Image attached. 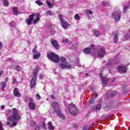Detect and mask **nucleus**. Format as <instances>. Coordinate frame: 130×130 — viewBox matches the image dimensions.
I'll use <instances>...</instances> for the list:
<instances>
[{
	"label": "nucleus",
	"instance_id": "obj_16",
	"mask_svg": "<svg viewBox=\"0 0 130 130\" xmlns=\"http://www.w3.org/2000/svg\"><path fill=\"white\" fill-rule=\"evenodd\" d=\"M108 94L110 95V97H114L117 94V92L115 91H109Z\"/></svg>",
	"mask_w": 130,
	"mask_h": 130
},
{
	"label": "nucleus",
	"instance_id": "obj_35",
	"mask_svg": "<svg viewBox=\"0 0 130 130\" xmlns=\"http://www.w3.org/2000/svg\"><path fill=\"white\" fill-rule=\"evenodd\" d=\"M36 97L37 100H40L41 99V96L38 93L36 94Z\"/></svg>",
	"mask_w": 130,
	"mask_h": 130
},
{
	"label": "nucleus",
	"instance_id": "obj_18",
	"mask_svg": "<svg viewBox=\"0 0 130 130\" xmlns=\"http://www.w3.org/2000/svg\"><path fill=\"white\" fill-rule=\"evenodd\" d=\"M38 74V67L37 66L36 67V69L33 73V75H34L33 78H35V79H37Z\"/></svg>",
	"mask_w": 130,
	"mask_h": 130
},
{
	"label": "nucleus",
	"instance_id": "obj_8",
	"mask_svg": "<svg viewBox=\"0 0 130 130\" xmlns=\"http://www.w3.org/2000/svg\"><path fill=\"white\" fill-rule=\"evenodd\" d=\"M117 70L119 73H126L127 68L124 65H121L117 68Z\"/></svg>",
	"mask_w": 130,
	"mask_h": 130
},
{
	"label": "nucleus",
	"instance_id": "obj_11",
	"mask_svg": "<svg viewBox=\"0 0 130 130\" xmlns=\"http://www.w3.org/2000/svg\"><path fill=\"white\" fill-rule=\"evenodd\" d=\"M52 45H53V47L55 48V49H59V45L57 43L56 41L53 40L51 41Z\"/></svg>",
	"mask_w": 130,
	"mask_h": 130
},
{
	"label": "nucleus",
	"instance_id": "obj_43",
	"mask_svg": "<svg viewBox=\"0 0 130 130\" xmlns=\"http://www.w3.org/2000/svg\"><path fill=\"white\" fill-rule=\"evenodd\" d=\"M16 83H17V79H16V78H14L13 79L12 84H15Z\"/></svg>",
	"mask_w": 130,
	"mask_h": 130
},
{
	"label": "nucleus",
	"instance_id": "obj_14",
	"mask_svg": "<svg viewBox=\"0 0 130 130\" xmlns=\"http://www.w3.org/2000/svg\"><path fill=\"white\" fill-rule=\"evenodd\" d=\"M36 80L35 78H33L30 81V88H32L34 87H35V85H36Z\"/></svg>",
	"mask_w": 130,
	"mask_h": 130
},
{
	"label": "nucleus",
	"instance_id": "obj_36",
	"mask_svg": "<svg viewBox=\"0 0 130 130\" xmlns=\"http://www.w3.org/2000/svg\"><path fill=\"white\" fill-rule=\"evenodd\" d=\"M30 124L31 126H35L36 123L35 121H31Z\"/></svg>",
	"mask_w": 130,
	"mask_h": 130
},
{
	"label": "nucleus",
	"instance_id": "obj_12",
	"mask_svg": "<svg viewBox=\"0 0 130 130\" xmlns=\"http://www.w3.org/2000/svg\"><path fill=\"white\" fill-rule=\"evenodd\" d=\"M13 94L15 97H21V94L19 90H18V88L15 87L14 89Z\"/></svg>",
	"mask_w": 130,
	"mask_h": 130
},
{
	"label": "nucleus",
	"instance_id": "obj_1",
	"mask_svg": "<svg viewBox=\"0 0 130 130\" xmlns=\"http://www.w3.org/2000/svg\"><path fill=\"white\" fill-rule=\"evenodd\" d=\"M11 114L9 116V119L12 122V124H11V122L7 121V125H10V126H16L17 125V122H18V120L21 118L20 115H19V112H18V110L16 108H13L11 110Z\"/></svg>",
	"mask_w": 130,
	"mask_h": 130
},
{
	"label": "nucleus",
	"instance_id": "obj_55",
	"mask_svg": "<svg viewBox=\"0 0 130 130\" xmlns=\"http://www.w3.org/2000/svg\"><path fill=\"white\" fill-rule=\"evenodd\" d=\"M4 74V72L3 71H0V76H2V74Z\"/></svg>",
	"mask_w": 130,
	"mask_h": 130
},
{
	"label": "nucleus",
	"instance_id": "obj_17",
	"mask_svg": "<svg viewBox=\"0 0 130 130\" xmlns=\"http://www.w3.org/2000/svg\"><path fill=\"white\" fill-rule=\"evenodd\" d=\"M83 52L85 54H90L91 53V49L90 48H86L83 50Z\"/></svg>",
	"mask_w": 130,
	"mask_h": 130
},
{
	"label": "nucleus",
	"instance_id": "obj_7",
	"mask_svg": "<svg viewBox=\"0 0 130 130\" xmlns=\"http://www.w3.org/2000/svg\"><path fill=\"white\" fill-rule=\"evenodd\" d=\"M120 15H121V12L116 11L113 13L112 17L115 19V21L118 22L120 20V18H121Z\"/></svg>",
	"mask_w": 130,
	"mask_h": 130
},
{
	"label": "nucleus",
	"instance_id": "obj_51",
	"mask_svg": "<svg viewBox=\"0 0 130 130\" xmlns=\"http://www.w3.org/2000/svg\"><path fill=\"white\" fill-rule=\"evenodd\" d=\"M1 108L3 110H4L5 109V105H3L2 107H1Z\"/></svg>",
	"mask_w": 130,
	"mask_h": 130
},
{
	"label": "nucleus",
	"instance_id": "obj_27",
	"mask_svg": "<svg viewBox=\"0 0 130 130\" xmlns=\"http://www.w3.org/2000/svg\"><path fill=\"white\" fill-rule=\"evenodd\" d=\"M95 110H101V104H99L95 107Z\"/></svg>",
	"mask_w": 130,
	"mask_h": 130
},
{
	"label": "nucleus",
	"instance_id": "obj_28",
	"mask_svg": "<svg viewBox=\"0 0 130 130\" xmlns=\"http://www.w3.org/2000/svg\"><path fill=\"white\" fill-rule=\"evenodd\" d=\"M36 4H37L38 6H43V3L41 2L40 1H37L35 2Z\"/></svg>",
	"mask_w": 130,
	"mask_h": 130
},
{
	"label": "nucleus",
	"instance_id": "obj_57",
	"mask_svg": "<svg viewBox=\"0 0 130 130\" xmlns=\"http://www.w3.org/2000/svg\"><path fill=\"white\" fill-rule=\"evenodd\" d=\"M34 49H37V46H36Z\"/></svg>",
	"mask_w": 130,
	"mask_h": 130
},
{
	"label": "nucleus",
	"instance_id": "obj_34",
	"mask_svg": "<svg viewBox=\"0 0 130 130\" xmlns=\"http://www.w3.org/2000/svg\"><path fill=\"white\" fill-rule=\"evenodd\" d=\"M10 26L11 27H16V22H15L14 21L11 22Z\"/></svg>",
	"mask_w": 130,
	"mask_h": 130
},
{
	"label": "nucleus",
	"instance_id": "obj_2",
	"mask_svg": "<svg viewBox=\"0 0 130 130\" xmlns=\"http://www.w3.org/2000/svg\"><path fill=\"white\" fill-rule=\"evenodd\" d=\"M40 20L38 14H32L29 15L28 18L26 19L25 22L27 25H32V21H33L35 24Z\"/></svg>",
	"mask_w": 130,
	"mask_h": 130
},
{
	"label": "nucleus",
	"instance_id": "obj_19",
	"mask_svg": "<svg viewBox=\"0 0 130 130\" xmlns=\"http://www.w3.org/2000/svg\"><path fill=\"white\" fill-rule=\"evenodd\" d=\"M113 41L114 43H117V41H118V35H117V31L115 32V35Z\"/></svg>",
	"mask_w": 130,
	"mask_h": 130
},
{
	"label": "nucleus",
	"instance_id": "obj_31",
	"mask_svg": "<svg viewBox=\"0 0 130 130\" xmlns=\"http://www.w3.org/2000/svg\"><path fill=\"white\" fill-rule=\"evenodd\" d=\"M94 36L97 37L98 36H99L100 35V32L99 31H97V30H95L94 32Z\"/></svg>",
	"mask_w": 130,
	"mask_h": 130
},
{
	"label": "nucleus",
	"instance_id": "obj_3",
	"mask_svg": "<svg viewBox=\"0 0 130 130\" xmlns=\"http://www.w3.org/2000/svg\"><path fill=\"white\" fill-rule=\"evenodd\" d=\"M58 106H59V104H58V103L56 102H54L52 104V107L53 108H54V111H55L57 116L59 117L62 118V119H64V115L61 113V112H60V109H59Z\"/></svg>",
	"mask_w": 130,
	"mask_h": 130
},
{
	"label": "nucleus",
	"instance_id": "obj_20",
	"mask_svg": "<svg viewBox=\"0 0 130 130\" xmlns=\"http://www.w3.org/2000/svg\"><path fill=\"white\" fill-rule=\"evenodd\" d=\"M102 5L104 7H109V3L107 1H103L102 2Z\"/></svg>",
	"mask_w": 130,
	"mask_h": 130
},
{
	"label": "nucleus",
	"instance_id": "obj_9",
	"mask_svg": "<svg viewBox=\"0 0 130 130\" xmlns=\"http://www.w3.org/2000/svg\"><path fill=\"white\" fill-rule=\"evenodd\" d=\"M29 100L30 102L29 104V107L31 110H35L36 109V106H35V103L33 102V99L30 98Z\"/></svg>",
	"mask_w": 130,
	"mask_h": 130
},
{
	"label": "nucleus",
	"instance_id": "obj_30",
	"mask_svg": "<svg viewBox=\"0 0 130 130\" xmlns=\"http://www.w3.org/2000/svg\"><path fill=\"white\" fill-rule=\"evenodd\" d=\"M78 46V45L77 44H73L72 46H71V48L72 49H73V50H75V49H76V48H77V47Z\"/></svg>",
	"mask_w": 130,
	"mask_h": 130
},
{
	"label": "nucleus",
	"instance_id": "obj_50",
	"mask_svg": "<svg viewBox=\"0 0 130 130\" xmlns=\"http://www.w3.org/2000/svg\"><path fill=\"white\" fill-rule=\"evenodd\" d=\"M82 130H88V128L87 127V126H84Z\"/></svg>",
	"mask_w": 130,
	"mask_h": 130
},
{
	"label": "nucleus",
	"instance_id": "obj_13",
	"mask_svg": "<svg viewBox=\"0 0 130 130\" xmlns=\"http://www.w3.org/2000/svg\"><path fill=\"white\" fill-rule=\"evenodd\" d=\"M62 26L64 29H67L68 27H69V23L66 21L65 20H63L61 21Z\"/></svg>",
	"mask_w": 130,
	"mask_h": 130
},
{
	"label": "nucleus",
	"instance_id": "obj_4",
	"mask_svg": "<svg viewBox=\"0 0 130 130\" xmlns=\"http://www.w3.org/2000/svg\"><path fill=\"white\" fill-rule=\"evenodd\" d=\"M61 63L59 64V68L62 69V70L64 69H67L68 70H70L71 68H72V66L69 63H68L67 61V59L64 57H61Z\"/></svg>",
	"mask_w": 130,
	"mask_h": 130
},
{
	"label": "nucleus",
	"instance_id": "obj_40",
	"mask_svg": "<svg viewBox=\"0 0 130 130\" xmlns=\"http://www.w3.org/2000/svg\"><path fill=\"white\" fill-rule=\"evenodd\" d=\"M0 130H4V128L3 127V123L0 121Z\"/></svg>",
	"mask_w": 130,
	"mask_h": 130
},
{
	"label": "nucleus",
	"instance_id": "obj_29",
	"mask_svg": "<svg viewBox=\"0 0 130 130\" xmlns=\"http://www.w3.org/2000/svg\"><path fill=\"white\" fill-rule=\"evenodd\" d=\"M3 5L4 6H9V2H8V0H3Z\"/></svg>",
	"mask_w": 130,
	"mask_h": 130
},
{
	"label": "nucleus",
	"instance_id": "obj_39",
	"mask_svg": "<svg viewBox=\"0 0 130 130\" xmlns=\"http://www.w3.org/2000/svg\"><path fill=\"white\" fill-rule=\"evenodd\" d=\"M129 8V6H124V11L126 12V10Z\"/></svg>",
	"mask_w": 130,
	"mask_h": 130
},
{
	"label": "nucleus",
	"instance_id": "obj_42",
	"mask_svg": "<svg viewBox=\"0 0 130 130\" xmlns=\"http://www.w3.org/2000/svg\"><path fill=\"white\" fill-rule=\"evenodd\" d=\"M33 52L34 53H36V54L37 53H39V52L37 51V50L36 49H33Z\"/></svg>",
	"mask_w": 130,
	"mask_h": 130
},
{
	"label": "nucleus",
	"instance_id": "obj_5",
	"mask_svg": "<svg viewBox=\"0 0 130 130\" xmlns=\"http://www.w3.org/2000/svg\"><path fill=\"white\" fill-rule=\"evenodd\" d=\"M47 57L50 60H52V61L55 63H58V62H59V60H60L59 56L54 52H49L47 54Z\"/></svg>",
	"mask_w": 130,
	"mask_h": 130
},
{
	"label": "nucleus",
	"instance_id": "obj_21",
	"mask_svg": "<svg viewBox=\"0 0 130 130\" xmlns=\"http://www.w3.org/2000/svg\"><path fill=\"white\" fill-rule=\"evenodd\" d=\"M102 84L103 85H106V84L108 83V79L107 78H103L102 79Z\"/></svg>",
	"mask_w": 130,
	"mask_h": 130
},
{
	"label": "nucleus",
	"instance_id": "obj_54",
	"mask_svg": "<svg viewBox=\"0 0 130 130\" xmlns=\"http://www.w3.org/2000/svg\"><path fill=\"white\" fill-rule=\"evenodd\" d=\"M5 81L7 82H8V81H9V78L7 77L5 79Z\"/></svg>",
	"mask_w": 130,
	"mask_h": 130
},
{
	"label": "nucleus",
	"instance_id": "obj_44",
	"mask_svg": "<svg viewBox=\"0 0 130 130\" xmlns=\"http://www.w3.org/2000/svg\"><path fill=\"white\" fill-rule=\"evenodd\" d=\"M51 35H54L55 34V31L54 30H52L50 31Z\"/></svg>",
	"mask_w": 130,
	"mask_h": 130
},
{
	"label": "nucleus",
	"instance_id": "obj_25",
	"mask_svg": "<svg viewBox=\"0 0 130 130\" xmlns=\"http://www.w3.org/2000/svg\"><path fill=\"white\" fill-rule=\"evenodd\" d=\"M47 5L50 9H52V8H53V4H51L49 1L47 2Z\"/></svg>",
	"mask_w": 130,
	"mask_h": 130
},
{
	"label": "nucleus",
	"instance_id": "obj_58",
	"mask_svg": "<svg viewBox=\"0 0 130 130\" xmlns=\"http://www.w3.org/2000/svg\"><path fill=\"white\" fill-rule=\"evenodd\" d=\"M85 75H86L87 77H88V76H89V74H88V73H86Z\"/></svg>",
	"mask_w": 130,
	"mask_h": 130
},
{
	"label": "nucleus",
	"instance_id": "obj_59",
	"mask_svg": "<svg viewBox=\"0 0 130 130\" xmlns=\"http://www.w3.org/2000/svg\"><path fill=\"white\" fill-rule=\"evenodd\" d=\"M107 118H109V116H108V117H107Z\"/></svg>",
	"mask_w": 130,
	"mask_h": 130
},
{
	"label": "nucleus",
	"instance_id": "obj_41",
	"mask_svg": "<svg viewBox=\"0 0 130 130\" xmlns=\"http://www.w3.org/2000/svg\"><path fill=\"white\" fill-rule=\"evenodd\" d=\"M16 71H18V72H20L21 71V67L20 66H16Z\"/></svg>",
	"mask_w": 130,
	"mask_h": 130
},
{
	"label": "nucleus",
	"instance_id": "obj_26",
	"mask_svg": "<svg viewBox=\"0 0 130 130\" xmlns=\"http://www.w3.org/2000/svg\"><path fill=\"white\" fill-rule=\"evenodd\" d=\"M81 19V17H80V16H79V14H76L75 15V19L76 21H79Z\"/></svg>",
	"mask_w": 130,
	"mask_h": 130
},
{
	"label": "nucleus",
	"instance_id": "obj_32",
	"mask_svg": "<svg viewBox=\"0 0 130 130\" xmlns=\"http://www.w3.org/2000/svg\"><path fill=\"white\" fill-rule=\"evenodd\" d=\"M59 19H60V21H61V22H62V21H64L63 20V16H62V14L59 15Z\"/></svg>",
	"mask_w": 130,
	"mask_h": 130
},
{
	"label": "nucleus",
	"instance_id": "obj_47",
	"mask_svg": "<svg viewBox=\"0 0 130 130\" xmlns=\"http://www.w3.org/2000/svg\"><path fill=\"white\" fill-rule=\"evenodd\" d=\"M64 43H69V40L66 39L65 40L63 41Z\"/></svg>",
	"mask_w": 130,
	"mask_h": 130
},
{
	"label": "nucleus",
	"instance_id": "obj_24",
	"mask_svg": "<svg viewBox=\"0 0 130 130\" xmlns=\"http://www.w3.org/2000/svg\"><path fill=\"white\" fill-rule=\"evenodd\" d=\"M40 57V53L35 54L33 55V58H34V59H37V58H39Z\"/></svg>",
	"mask_w": 130,
	"mask_h": 130
},
{
	"label": "nucleus",
	"instance_id": "obj_52",
	"mask_svg": "<svg viewBox=\"0 0 130 130\" xmlns=\"http://www.w3.org/2000/svg\"><path fill=\"white\" fill-rule=\"evenodd\" d=\"M51 98H52V99H55V98L54 97V96L53 95H51Z\"/></svg>",
	"mask_w": 130,
	"mask_h": 130
},
{
	"label": "nucleus",
	"instance_id": "obj_10",
	"mask_svg": "<svg viewBox=\"0 0 130 130\" xmlns=\"http://www.w3.org/2000/svg\"><path fill=\"white\" fill-rule=\"evenodd\" d=\"M106 54L105 53V49L104 48H102L100 49L99 52L98 54L99 57H104V55Z\"/></svg>",
	"mask_w": 130,
	"mask_h": 130
},
{
	"label": "nucleus",
	"instance_id": "obj_37",
	"mask_svg": "<svg viewBox=\"0 0 130 130\" xmlns=\"http://www.w3.org/2000/svg\"><path fill=\"white\" fill-rule=\"evenodd\" d=\"M95 100V99L93 98V99H90L89 101V102L91 104H93L94 103V101Z\"/></svg>",
	"mask_w": 130,
	"mask_h": 130
},
{
	"label": "nucleus",
	"instance_id": "obj_6",
	"mask_svg": "<svg viewBox=\"0 0 130 130\" xmlns=\"http://www.w3.org/2000/svg\"><path fill=\"white\" fill-rule=\"evenodd\" d=\"M68 108L71 114L75 116L78 115V114L79 113V110H78L76 105L73 104H70Z\"/></svg>",
	"mask_w": 130,
	"mask_h": 130
},
{
	"label": "nucleus",
	"instance_id": "obj_22",
	"mask_svg": "<svg viewBox=\"0 0 130 130\" xmlns=\"http://www.w3.org/2000/svg\"><path fill=\"white\" fill-rule=\"evenodd\" d=\"M12 9H13V12L14 13V15H15V16H17L19 14L18 13V9H17V8L13 7Z\"/></svg>",
	"mask_w": 130,
	"mask_h": 130
},
{
	"label": "nucleus",
	"instance_id": "obj_46",
	"mask_svg": "<svg viewBox=\"0 0 130 130\" xmlns=\"http://www.w3.org/2000/svg\"><path fill=\"white\" fill-rule=\"evenodd\" d=\"M94 98H97V96H98V94H97V92H95L93 94Z\"/></svg>",
	"mask_w": 130,
	"mask_h": 130
},
{
	"label": "nucleus",
	"instance_id": "obj_23",
	"mask_svg": "<svg viewBox=\"0 0 130 130\" xmlns=\"http://www.w3.org/2000/svg\"><path fill=\"white\" fill-rule=\"evenodd\" d=\"M48 124L49 126V129H50V130L54 129V127L52 125V123H51V122H49Z\"/></svg>",
	"mask_w": 130,
	"mask_h": 130
},
{
	"label": "nucleus",
	"instance_id": "obj_45",
	"mask_svg": "<svg viewBox=\"0 0 130 130\" xmlns=\"http://www.w3.org/2000/svg\"><path fill=\"white\" fill-rule=\"evenodd\" d=\"M40 128V127H39V125H36V126H35V129L36 130H39Z\"/></svg>",
	"mask_w": 130,
	"mask_h": 130
},
{
	"label": "nucleus",
	"instance_id": "obj_48",
	"mask_svg": "<svg viewBox=\"0 0 130 130\" xmlns=\"http://www.w3.org/2000/svg\"><path fill=\"white\" fill-rule=\"evenodd\" d=\"M43 126L44 127V128H46V124H45V122H44L43 123Z\"/></svg>",
	"mask_w": 130,
	"mask_h": 130
},
{
	"label": "nucleus",
	"instance_id": "obj_15",
	"mask_svg": "<svg viewBox=\"0 0 130 130\" xmlns=\"http://www.w3.org/2000/svg\"><path fill=\"white\" fill-rule=\"evenodd\" d=\"M0 86L1 87L2 90L4 91V90H5V88L7 87V82L2 81L0 82Z\"/></svg>",
	"mask_w": 130,
	"mask_h": 130
},
{
	"label": "nucleus",
	"instance_id": "obj_38",
	"mask_svg": "<svg viewBox=\"0 0 130 130\" xmlns=\"http://www.w3.org/2000/svg\"><path fill=\"white\" fill-rule=\"evenodd\" d=\"M86 14H90V15H92V11L91 10H88L86 11Z\"/></svg>",
	"mask_w": 130,
	"mask_h": 130
},
{
	"label": "nucleus",
	"instance_id": "obj_49",
	"mask_svg": "<svg viewBox=\"0 0 130 130\" xmlns=\"http://www.w3.org/2000/svg\"><path fill=\"white\" fill-rule=\"evenodd\" d=\"M3 48V43L0 42V49H2Z\"/></svg>",
	"mask_w": 130,
	"mask_h": 130
},
{
	"label": "nucleus",
	"instance_id": "obj_33",
	"mask_svg": "<svg viewBox=\"0 0 130 130\" xmlns=\"http://www.w3.org/2000/svg\"><path fill=\"white\" fill-rule=\"evenodd\" d=\"M47 16H52V13L51 11H46Z\"/></svg>",
	"mask_w": 130,
	"mask_h": 130
},
{
	"label": "nucleus",
	"instance_id": "obj_53",
	"mask_svg": "<svg viewBox=\"0 0 130 130\" xmlns=\"http://www.w3.org/2000/svg\"><path fill=\"white\" fill-rule=\"evenodd\" d=\"M94 46H95V45H94V44H91L90 45V47H91L92 48H93V47H94Z\"/></svg>",
	"mask_w": 130,
	"mask_h": 130
},
{
	"label": "nucleus",
	"instance_id": "obj_56",
	"mask_svg": "<svg viewBox=\"0 0 130 130\" xmlns=\"http://www.w3.org/2000/svg\"><path fill=\"white\" fill-rule=\"evenodd\" d=\"M40 79H42V75H40Z\"/></svg>",
	"mask_w": 130,
	"mask_h": 130
}]
</instances>
